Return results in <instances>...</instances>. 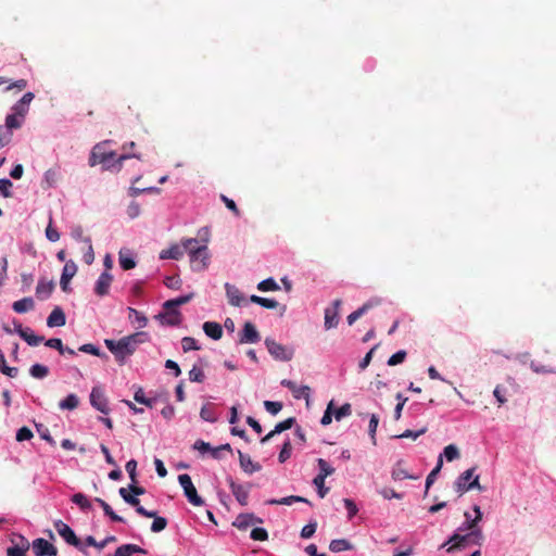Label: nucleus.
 Returning a JSON list of instances; mask_svg holds the SVG:
<instances>
[{"label":"nucleus","mask_w":556,"mask_h":556,"mask_svg":"<svg viewBox=\"0 0 556 556\" xmlns=\"http://www.w3.org/2000/svg\"><path fill=\"white\" fill-rule=\"evenodd\" d=\"M105 143L106 142L98 143L93 147L90 157H89L90 166H94L97 164H102L104 169H113L117 165V169L119 170L124 160H126L128 157H137V159L140 157L137 154L121 155V156L116 157V153L114 151H105V149H104Z\"/></svg>","instance_id":"obj_1"},{"label":"nucleus","mask_w":556,"mask_h":556,"mask_svg":"<svg viewBox=\"0 0 556 556\" xmlns=\"http://www.w3.org/2000/svg\"><path fill=\"white\" fill-rule=\"evenodd\" d=\"M483 542L484 535L482 530H475L472 532H467L466 534L455 532L443 546L452 543V545L447 547L446 552L453 553L455 551L464 549L468 545L481 546Z\"/></svg>","instance_id":"obj_2"},{"label":"nucleus","mask_w":556,"mask_h":556,"mask_svg":"<svg viewBox=\"0 0 556 556\" xmlns=\"http://www.w3.org/2000/svg\"><path fill=\"white\" fill-rule=\"evenodd\" d=\"M104 343L121 365L124 364L127 356L131 355L136 351L125 337L118 341L106 339Z\"/></svg>","instance_id":"obj_3"},{"label":"nucleus","mask_w":556,"mask_h":556,"mask_svg":"<svg viewBox=\"0 0 556 556\" xmlns=\"http://www.w3.org/2000/svg\"><path fill=\"white\" fill-rule=\"evenodd\" d=\"M475 470V467L467 469L455 481L454 486L459 495H463L465 492L472 489L483 491V486H481L479 483V476H473Z\"/></svg>","instance_id":"obj_4"},{"label":"nucleus","mask_w":556,"mask_h":556,"mask_svg":"<svg viewBox=\"0 0 556 556\" xmlns=\"http://www.w3.org/2000/svg\"><path fill=\"white\" fill-rule=\"evenodd\" d=\"M265 345L268 350V353L276 359L281 362H289L292 359L294 351L293 349L287 348L274 339L266 338Z\"/></svg>","instance_id":"obj_5"},{"label":"nucleus","mask_w":556,"mask_h":556,"mask_svg":"<svg viewBox=\"0 0 556 556\" xmlns=\"http://www.w3.org/2000/svg\"><path fill=\"white\" fill-rule=\"evenodd\" d=\"M178 481L181 488L184 489V493L188 501L193 506H201L204 504V501L201 496L198 495L197 489L192 483V480L189 475L182 473L178 476Z\"/></svg>","instance_id":"obj_6"},{"label":"nucleus","mask_w":556,"mask_h":556,"mask_svg":"<svg viewBox=\"0 0 556 556\" xmlns=\"http://www.w3.org/2000/svg\"><path fill=\"white\" fill-rule=\"evenodd\" d=\"M191 266L194 270H203L207 267L210 253L206 243L201 244V248L192 250L189 254Z\"/></svg>","instance_id":"obj_7"},{"label":"nucleus","mask_w":556,"mask_h":556,"mask_svg":"<svg viewBox=\"0 0 556 556\" xmlns=\"http://www.w3.org/2000/svg\"><path fill=\"white\" fill-rule=\"evenodd\" d=\"M54 528L67 544L79 548L83 553H86V549L81 546L80 540L76 536L75 532L68 525L59 520L54 522Z\"/></svg>","instance_id":"obj_8"},{"label":"nucleus","mask_w":556,"mask_h":556,"mask_svg":"<svg viewBox=\"0 0 556 556\" xmlns=\"http://www.w3.org/2000/svg\"><path fill=\"white\" fill-rule=\"evenodd\" d=\"M33 552L36 556H56L58 549L56 547L50 543L49 541L39 538L33 541L31 543Z\"/></svg>","instance_id":"obj_9"},{"label":"nucleus","mask_w":556,"mask_h":556,"mask_svg":"<svg viewBox=\"0 0 556 556\" xmlns=\"http://www.w3.org/2000/svg\"><path fill=\"white\" fill-rule=\"evenodd\" d=\"M90 404L92 407H94L97 410L109 414L110 408L108 405V400L104 395V392L99 387H93L90 393Z\"/></svg>","instance_id":"obj_10"},{"label":"nucleus","mask_w":556,"mask_h":556,"mask_svg":"<svg viewBox=\"0 0 556 556\" xmlns=\"http://www.w3.org/2000/svg\"><path fill=\"white\" fill-rule=\"evenodd\" d=\"M342 304L340 299L333 301L332 307L325 309V328L327 330L336 328L339 323V308Z\"/></svg>","instance_id":"obj_11"},{"label":"nucleus","mask_w":556,"mask_h":556,"mask_svg":"<svg viewBox=\"0 0 556 556\" xmlns=\"http://www.w3.org/2000/svg\"><path fill=\"white\" fill-rule=\"evenodd\" d=\"M164 312L157 315L163 325L178 326L181 323V313L176 307H163Z\"/></svg>","instance_id":"obj_12"},{"label":"nucleus","mask_w":556,"mask_h":556,"mask_svg":"<svg viewBox=\"0 0 556 556\" xmlns=\"http://www.w3.org/2000/svg\"><path fill=\"white\" fill-rule=\"evenodd\" d=\"M281 384L288 388L295 399L299 400L303 397L308 403L311 396V388L308 386H298L294 381L289 379H283Z\"/></svg>","instance_id":"obj_13"},{"label":"nucleus","mask_w":556,"mask_h":556,"mask_svg":"<svg viewBox=\"0 0 556 556\" xmlns=\"http://www.w3.org/2000/svg\"><path fill=\"white\" fill-rule=\"evenodd\" d=\"M405 465H406V463L403 459L397 460L392 468L391 478L394 481H401L404 479H409V480L419 479V476L409 473L408 470L406 469Z\"/></svg>","instance_id":"obj_14"},{"label":"nucleus","mask_w":556,"mask_h":556,"mask_svg":"<svg viewBox=\"0 0 556 556\" xmlns=\"http://www.w3.org/2000/svg\"><path fill=\"white\" fill-rule=\"evenodd\" d=\"M76 273H77V266H76L75 262L72 260L67 261L63 267L61 281H60L61 288L64 292L71 291V289L68 288V283H70L71 279L76 275Z\"/></svg>","instance_id":"obj_15"},{"label":"nucleus","mask_w":556,"mask_h":556,"mask_svg":"<svg viewBox=\"0 0 556 556\" xmlns=\"http://www.w3.org/2000/svg\"><path fill=\"white\" fill-rule=\"evenodd\" d=\"M261 340V336L258 331L256 330L255 326L247 321L243 326L242 332L240 334L239 342L241 344L243 343H256Z\"/></svg>","instance_id":"obj_16"},{"label":"nucleus","mask_w":556,"mask_h":556,"mask_svg":"<svg viewBox=\"0 0 556 556\" xmlns=\"http://www.w3.org/2000/svg\"><path fill=\"white\" fill-rule=\"evenodd\" d=\"M263 520L258 517H256L253 514H239L235 521L232 522V526L238 528L239 530H247L250 526L262 523Z\"/></svg>","instance_id":"obj_17"},{"label":"nucleus","mask_w":556,"mask_h":556,"mask_svg":"<svg viewBox=\"0 0 556 556\" xmlns=\"http://www.w3.org/2000/svg\"><path fill=\"white\" fill-rule=\"evenodd\" d=\"M15 331L30 346H36L45 340L43 337L36 336L30 328H23L21 324L15 325Z\"/></svg>","instance_id":"obj_18"},{"label":"nucleus","mask_w":556,"mask_h":556,"mask_svg":"<svg viewBox=\"0 0 556 556\" xmlns=\"http://www.w3.org/2000/svg\"><path fill=\"white\" fill-rule=\"evenodd\" d=\"M112 281H113V276L108 271H103L96 282V286H94L96 294L99 296L106 295L109 293Z\"/></svg>","instance_id":"obj_19"},{"label":"nucleus","mask_w":556,"mask_h":556,"mask_svg":"<svg viewBox=\"0 0 556 556\" xmlns=\"http://www.w3.org/2000/svg\"><path fill=\"white\" fill-rule=\"evenodd\" d=\"M380 299H371L368 302L364 303L359 308L354 311L348 316V324L353 325L358 318H361L365 313H367L370 308L380 304Z\"/></svg>","instance_id":"obj_20"},{"label":"nucleus","mask_w":556,"mask_h":556,"mask_svg":"<svg viewBox=\"0 0 556 556\" xmlns=\"http://www.w3.org/2000/svg\"><path fill=\"white\" fill-rule=\"evenodd\" d=\"M228 482H229L231 493L233 494L236 500L240 503V505H242V506L248 505L249 490L245 489L243 485L236 483L231 478L228 479Z\"/></svg>","instance_id":"obj_21"},{"label":"nucleus","mask_w":556,"mask_h":556,"mask_svg":"<svg viewBox=\"0 0 556 556\" xmlns=\"http://www.w3.org/2000/svg\"><path fill=\"white\" fill-rule=\"evenodd\" d=\"M184 254H185V249H184V244H182V240H181L180 243L173 244L167 250L161 251L160 258L161 260H167V258L180 260L184 256Z\"/></svg>","instance_id":"obj_22"},{"label":"nucleus","mask_w":556,"mask_h":556,"mask_svg":"<svg viewBox=\"0 0 556 556\" xmlns=\"http://www.w3.org/2000/svg\"><path fill=\"white\" fill-rule=\"evenodd\" d=\"M65 323L66 317L63 309L60 306L54 307L47 318V325L50 328L62 327L65 325Z\"/></svg>","instance_id":"obj_23"},{"label":"nucleus","mask_w":556,"mask_h":556,"mask_svg":"<svg viewBox=\"0 0 556 556\" xmlns=\"http://www.w3.org/2000/svg\"><path fill=\"white\" fill-rule=\"evenodd\" d=\"M240 467L242 470L249 475L260 471L262 466L258 463H254L251 457L241 451H238Z\"/></svg>","instance_id":"obj_24"},{"label":"nucleus","mask_w":556,"mask_h":556,"mask_svg":"<svg viewBox=\"0 0 556 556\" xmlns=\"http://www.w3.org/2000/svg\"><path fill=\"white\" fill-rule=\"evenodd\" d=\"M54 282L52 280L40 279L36 287V295L39 300H47L54 290Z\"/></svg>","instance_id":"obj_25"},{"label":"nucleus","mask_w":556,"mask_h":556,"mask_svg":"<svg viewBox=\"0 0 556 556\" xmlns=\"http://www.w3.org/2000/svg\"><path fill=\"white\" fill-rule=\"evenodd\" d=\"M29 548V542L24 538L20 536V543L10 546L7 549V556H26V552Z\"/></svg>","instance_id":"obj_26"},{"label":"nucleus","mask_w":556,"mask_h":556,"mask_svg":"<svg viewBox=\"0 0 556 556\" xmlns=\"http://www.w3.org/2000/svg\"><path fill=\"white\" fill-rule=\"evenodd\" d=\"M203 331L213 340H219L223 336V328L218 323L205 321L203 324Z\"/></svg>","instance_id":"obj_27"},{"label":"nucleus","mask_w":556,"mask_h":556,"mask_svg":"<svg viewBox=\"0 0 556 556\" xmlns=\"http://www.w3.org/2000/svg\"><path fill=\"white\" fill-rule=\"evenodd\" d=\"M225 288L229 303L233 306H240L244 298L239 289L229 283H226Z\"/></svg>","instance_id":"obj_28"},{"label":"nucleus","mask_w":556,"mask_h":556,"mask_svg":"<svg viewBox=\"0 0 556 556\" xmlns=\"http://www.w3.org/2000/svg\"><path fill=\"white\" fill-rule=\"evenodd\" d=\"M135 553L146 554V549L136 544H124L116 548L114 556H131Z\"/></svg>","instance_id":"obj_29"},{"label":"nucleus","mask_w":556,"mask_h":556,"mask_svg":"<svg viewBox=\"0 0 556 556\" xmlns=\"http://www.w3.org/2000/svg\"><path fill=\"white\" fill-rule=\"evenodd\" d=\"M35 307L34 300L31 298H23L22 300L15 301L12 308L17 314H23L31 311Z\"/></svg>","instance_id":"obj_30"},{"label":"nucleus","mask_w":556,"mask_h":556,"mask_svg":"<svg viewBox=\"0 0 556 556\" xmlns=\"http://www.w3.org/2000/svg\"><path fill=\"white\" fill-rule=\"evenodd\" d=\"M125 502L130 506L136 508V511L142 517H153L154 511L147 510L143 506L140 505V501L137 496L132 495L129 497H125Z\"/></svg>","instance_id":"obj_31"},{"label":"nucleus","mask_w":556,"mask_h":556,"mask_svg":"<svg viewBox=\"0 0 556 556\" xmlns=\"http://www.w3.org/2000/svg\"><path fill=\"white\" fill-rule=\"evenodd\" d=\"M79 405V399L76 394L71 393L64 400L60 401L59 407L63 410H74Z\"/></svg>","instance_id":"obj_32"},{"label":"nucleus","mask_w":556,"mask_h":556,"mask_svg":"<svg viewBox=\"0 0 556 556\" xmlns=\"http://www.w3.org/2000/svg\"><path fill=\"white\" fill-rule=\"evenodd\" d=\"M119 265L124 270H129L136 267V261L132 258L129 252L123 250L118 253Z\"/></svg>","instance_id":"obj_33"},{"label":"nucleus","mask_w":556,"mask_h":556,"mask_svg":"<svg viewBox=\"0 0 556 556\" xmlns=\"http://www.w3.org/2000/svg\"><path fill=\"white\" fill-rule=\"evenodd\" d=\"M94 501L100 504V506L102 507L104 514L106 516H109L111 518L112 521H115V522H124V518L118 516L113 509L112 507L105 502L103 501L102 498L100 497H96Z\"/></svg>","instance_id":"obj_34"},{"label":"nucleus","mask_w":556,"mask_h":556,"mask_svg":"<svg viewBox=\"0 0 556 556\" xmlns=\"http://www.w3.org/2000/svg\"><path fill=\"white\" fill-rule=\"evenodd\" d=\"M250 301L252 303L258 304L262 307L269 308V309L277 308L279 305V303L274 299L262 298L258 295H251Z\"/></svg>","instance_id":"obj_35"},{"label":"nucleus","mask_w":556,"mask_h":556,"mask_svg":"<svg viewBox=\"0 0 556 556\" xmlns=\"http://www.w3.org/2000/svg\"><path fill=\"white\" fill-rule=\"evenodd\" d=\"M200 416L203 420L208 422H215L217 420V416L214 412V404L207 403L202 406Z\"/></svg>","instance_id":"obj_36"},{"label":"nucleus","mask_w":556,"mask_h":556,"mask_svg":"<svg viewBox=\"0 0 556 556\" xmlns=\"http://www.w3.org/2000/svg\"><path fill=\"white\" fill-rule=\"evenodd\" d=\"M329 549L333 553L352 549L351 543L345 539L332 540L329 544Z\"/></svg>","instance_id":"obj_37"},{"label":"nucleus","mask_w":556,"mask_h":556,"mask_svg":"<svg viewBox=\"0 0 556 556\" xmlns=\"http://www.w3.org/2000/svg\"><path fill=\"white\" fill-rule=\"evenodd\" d=\"M442 465H443V458H442V455L439 456V459H438V464L437 466L431 470V472L428 475L427 479H426V491H425V494L427 495L430 486L432 485V483L434 482L438 473L440 472L441 468H442Z\"/></svg>","instance_id":"obj_38"},{"label":"nucleus","mask_w":556,"mask_h":556,"mask_svg":"<svg viewBox=\"0 0 556 556\" xmlns=\"http://www.w3.org/2000/svg\"><path fill=\"white\" fill-rule=\"evenodd\" d=\"M129 343L137 349V346L141 343H144L149 340V334L144 331L136 332L130 336L125 337Z\"/></svg>","instance_id":"obj_39"},{"label":"nucleus","mask_w":556,"mask_h":556,"mask_svg":"<svg viewBox=\"0 0 556 556\" xmlns=\"http://www.w3.org/2000/svg\"><path fill=\"white\" fill-rule=\"evenodd\" d=\"M0 371L10 378L16 377L17 372H18V369L16 367H10L7 365L4 354L2 353L1 350H0Z\"/></svg>","instance_id":"obj_40"},{"label":"nucleus","mask_w":556,"mask_h":556,"mask_svg":"<svg viewBox=\"0 0 556 556\" xmlns=\"http://www.w3.org/2000/svg\"><path fill=\"white\" fill-rule=\"evenodd\" d=\"M192 298H193V293L181 295V296H178L176 299H172V300L166 301L163 304V307H170L172 306V307L178 308L179 306H181L184 304H187Z\"/></svg>","instance_id":"obj_41"},{"label":"nucleus","mask_w":556,"mask_h":556,"mask_svg":"<svg viewBox=\"0 0 556 556\" xmlns=\"http://www.w3.org/2000/svg\"><path fill=\"white\" fill-rule=\"evenodd\" d=\"M23 117H20L17 114L12 113L5 117V124L3 126L8 127V129L12 131V129L20 128L23 124Z\"/></svg>","instance_id":"obj_42"},{"label":"nucleus","mask_w":556,"mask_h":556,"mask_svg":"<svg viewBox=\"0 0 556 556\" xmlns=\"http://www.w3.org/2000/svg\"><path fill=\"white\" fill-rule=\"evenodd\" d=\"M29 374L36 379H43L49 375V368L41 364H35L30 367Z\"/></svg>","instance_id":"obj_43"},{"label":"nucleus","mask_w":556,"mask_h":556,"mask_svg":"<svg viewBox=\"0 0 556 556\" xmlns=\"http://www.w3.org/2000/svg\"><path fill=\"white\" fill-rule=\"evenodd\" d=\"M72 502L78 505L83 510H89L92 507L90 501L83 493L74 494L72 496Z\"/></svg>","instance_id":"obj_44"},{"label":"nucleus","mask_w":556,"mask_h":556,"mask_svg":"<svg viewBox=\"0 0 556 556\" xmlns=\"http://www.w3.org/2000/svg\"><path fill=\"white\" fill-rule=\"evenodd\" d=\"M317 463L319 467V473L317 475L318 477L326 479L328 476H331L334 472V468L331 467L325 459L319 458Z\"/></svg>","instance_id":"obj_45"},{"label":"nucleus","mask_w":556,"mask_h":556,"mask_svg":"<svg viewBox=\"0 0 556 556\" xmlns=\"http://www.w3.org/2000/svg\"><path fill=\"white\" fill-rule=\"evenodd\" d=\"M257 289L263 292L277 291V290H279V286L273 278H267L265 280H262L257 285Z\"/></svg>","instance_id":"obj_46"},{"label":"nucleus","mask_w":556,"mask_h":556,"mask_svg":"<svg viewBox=\"0 0 556 556\" xmlns=\"http://www.w3.org/2000/svg\"><path fill=\"white\" fill-rule=\"evenodd\" d=\"M332 413H333V417L337 420H341L343 417H348L352 414V406L350 403H345L337 409L332 408Z\"/></svg>","instance_id":"obj_47"},{"label":"nucleus","mask_w":556,"mask_h":556,"mask_svg":"<svg viewBox=\"0 0 556 556\" xmlns=\"http://www.w3.org/2000/svg\"><path fill=\"white\" fill-rule=\"evenodd\" d=\"M152 518H153V522L151 525L152 532H161L166 528V526H167L166 518L157 516L155 511H154V516Z\"/></svg>","instance_id":"obj_48"},{"label":"nucleus","mask_w":556,"mask_h":556,"mask_svg":"<svg viewBox=\"0 0 556 556\" xmlns=\"http://www.w3.org/2000/svg\"><path fill=\"white\" fill-rule=\"evenodd\" d=\"M78 351L88 353L98 357H108L105 353H102L96 345L91 343H86L79 346Z\"/></svg>","instance_id":"obj_49"},{"label":"nucleus","mask_w":556,"mask_h":556,"mask_svg":"<svg viewBox=\"0 0 556 556\" xmlns=\"http://www.w3.org/2000/svg\"><path fill=\"white\" fill-rule=\"evenodd\" d=\"M134 399L136 402L140 403V404H143L148 407H152L153 406V400L151 399H148L146 395H144V391L141 387H138L137 390L135 391V394H134Z\"/></svg>","instance_id":"obj_50"},{"label":"nucleus","mask_w":556,"mask_h":556,"mask_svg":"<svg viewBox=\"0 0 556 556\" xmlns=\"http://www.w3.org/2000/svg\"><path fill=\"white\" fill-rule=\"evenodd\" d=\"M181 348L184 352L200 350L197 340L192 337H184L181 340Z\"/></svg>","instance_id":"obj_51"},{"label":"nucleus","mask_w":556,"mask_h":556,"mask_svg":"<svg viewBox=\"0 0 556 556\" xmlns=\"http://www.w3.org/2000/svg\"><path fill=\"white\" fill-rule=\"evenodd\" d=\"M294 424H295V418L289 417L286 420L278 422L274 428V432H277L279 434L286 430L291 429L294 426Z\"/></svg>","instance_id":"obj_52"},{"label":"nucleus","mask_w":556,"mask_h":556,"mask_svg":"<svg viewBox=\"0 0 556 556\" xmlns=\"http://www.w3.org/2000/svg\"><path fill=\"white\" fill-rule=\"evenodd\" d=\"M443 455L447 462H453L459 457V451L454 444L444 447Z\"/></svg>","instance_id":"obj_53"},{"label":"nucleus","mask_w":556,"mask_h":556,"mask_svg":"<svg viewBox=\"0 0 556 556\" xmlns=\"http://www.w3.org/2000/svg\"><path fill=\"white\" fill-rule=\"evenodd\" d=\"M12 137V131H10L8 127L0 125V149L8 146L11 142Z\"/></svg>","instance_id":"obj_54"},{"label":"nucleus","mask_w":556,"mask_h":556,"mask_svg":"<svg viewBox=\"0 0 556 556\" xmlns=\"http://www.w3.org/2000/svg\"><path fill=\"white\" fill-rule=\"evenodd\" d=\"M84 242L87 243V251L84 253L83 260L87 265H90L94 261V252H93V248L91 244V239L85 238Z\"/></svg>","instance_id":"obj_55"},{"label":"nucleus","mask_w":556,"mask_h":556,"mask_svg":"<svg viewBox=\"0 0 556 556\" xmlns=\"http://www.w3.org/2000/svg\"><path fill=\"white\" fill-rule=\"evenodd\" d=\"M129 318L132 323H138L140 327H144L147 325L148 319L137 309L129 307Z\"/></svg>","instance_id":"obj_56"},{"label":"nucleus","mask_w":556,"mask_h":556,"mask_svg":"<svg viewBox=\"0 0 556 556\" xmlns=\"http://www.w3.org/2000/svg\"><path fill=\"white\" fill-rule=\"evenodd\" d=\"M314 485L317 488V492L319 497H325L329 492V488L325 486V479L323 477L316 476L313 480Z\"/></svg>","instance_id":"obj_57"},{"label":"nucleus","mask_w":556,"mask_h":556,"mask_svg":"<svg viewBox=\"0 0 556 556\" xmlns=\"http://www.w3.org/2000/svg\"><path fill=\"white\" fill-rule=\"evenodd\" d=\"M46 237L51 242H56L60 239V232L52 226V216L50 215L49 225L46 228Z\"/></svg>","instance_id":"obj_58"},{"label":"nucleus","mask_w":556,"mask_h":556,"mask_svg":"<svg viewBox=\"0 0 556 556\" xmlns=\"http://www.w3.org/2000/svg\"><path fill=\"white\" fill-rule=\"evenodd\" d=\"M12 187H13V184L10 179H7V178L0 179V194H2L4 198L12 197V192H11Z\"/></svg>","instance_id":"obj_59"},{"label":"nucleus","mask_w":556,"mask_h":556,"mask_svg":"<svg viewBox=\"0 0 556 556\" xmlns=\"http://www.w3.org/2000/svg\"><path fill=\"white\" fill-rule=\"evenodd\" d=\"M292 452V445L290 441H286L281 447L278 459L280 463H285L290 458Z\"/></svg>","instance_id":"obj_60"},{"label":"nucleus","mask_w":556,"mask_h":556,"mask_svg":"<svg viewBox=\"0 0 556 556\" xmlns=\"http://www.w3.org/2000/svg\"><path fill=\"white\" fill-rule=\"evenodd\" d=\"M182 244H184L185 253H188V255L191 254L192 250H197L198 248H201V244H199V241L195 238L182 239Z\"/></svg>","instance_id":"obj_61"},{"label":"nucleus","mask_w":556,"mask_h":556,"mask_svg":"<svg viewBox=\"0 0 556 556\" xmlns=\"http://www.w3.org/2000/svg\"><path fill=\"white\" fill-rule=\"evenodd\" d=\"M189 379L193 382H203L205 375L201 368L193 366V368L189 371Z\"/></svg>","instance_id":"obj_62"},{"label":"nucleus","mask_w":556,"mask_h":556,"mask_svg":"<svg viewBox=\"0 0 556 556\" xmlns=\"http://www.w3.org/2000/svg\"><path fill=\"white\" fill-rule=\"evenodd\" d=\"M250 536L254 541H262L263 542V541H266L268 539V533H267L266 529H264V528H254L251 531Z\"/></svg>","instance_id":"obj_63"},{"label":"nucleus","mask_w":556,"mask_h":556,"mask_svg":"<svg viewBox=\"0 0 556 556\" xmlns=\"http://www.w3.org/2000/svg\"><path fill=\"white\" fill-rule=\"evenodd\" d=\"M406 358V352L404 350H401L396 353H394L389 359H388V365L389 366H395V365H399L401 363H403Z\"/></svg>","instance_id":"obj_64"}]
</instances>
